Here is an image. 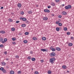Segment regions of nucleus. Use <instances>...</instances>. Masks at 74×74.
<instances>
[{
	"label": "nucleus",
	"instance_id": "cd10ccee",
	"mask_svg": "<svg viewBox=\"0 0 74 74\" xmlns=\"http://www.w3.org/2000/svg\"><path fill=\"white\" fill-rule=\"evenodd\" d=\"M64 30L65 31H67V28L66 27H65L64 29Z\"/></svg>",
	"mask_w": 74,
	"mask_h": 74
},
{
	"label": "nucleus",
	"instance_id": "aec40b11",
	"mask_svg": "<svg viewBox=\"0 0 74 74\" xmlns=\"http://www.w3.org/2000/svg\"><path fill=\"white\" fill-rule=\"evenodd\" d=\"M21 26H22L23 27H25V26H26V24H23L21 25Z\"/></svg>",
	"mask_w": 74,
	"mask_h": 74
},
{
	"label": "nucleus",
	"instance_id": "09e8293b",
	"mask_svg": "<svg viewBox=\"0 0 74 74\" xmlns=\"http://www.w3.org/2000/svg\"><path fill=\"white\" fill-rule=\"evenodd\" d=\"M5 41H4H4H3V40L2 41V44H4L5 43Z\"/></svg>",
	"mask_w": 74,
	"mask_h": 74
},
{
	"label": "nucleus",
	"instance_id": "a211bd4d",
	"mask_svg": "<svg viewBox=\"0 0 74 74\" xmlns=\"http://www.w3.org/2000/svg\"><path fill=\"white\" fill-rule=\"evenodd\" d=\"M23 42L25 44H26V43H27V41L26 40H23Z\"/></svg>",
	"mask_w": 74,
	"mask_h": 74
},
{
	"label": "nucleus",
	"instance_id": "473e14b6",
	"mask_svg": "<svg viewBox=\"0 0 74 74\" xmlns=\"http://www.w3.org/2000/svg\"><path fill=\"white\" fill-rule=\"evenodd\" d=\"M15 57L16 59H18V58H19V57L18 56H16Z\"/></svg>",
	"mask_w": 74,
	"mask_h": 74
},
{
	"label": "nucleus",
	"instance_id": "ea45409f",
	"mask_svg": "<svg viewBox=\"0 0 74 74\" xmlns=\"http://www.w3.org/2000/svg\"><path fill=\"white\" fill-rule=\"evenodd\" d=\"M35 74H38V71H36L34 72Z\"/></svg>",
	"mask_w": 74,
	"mask_h": 74
},
{
	"label": "nucleus",
	"instance_id": "c03bdc74",
	"mask_svg": "<svg viewBox=\"0 0 74 74\" xmlns=\"http://www.w3.org/2000/svg\"><path fill=\"white\" fill-rule=\"evenodd\" d=\"M4 41H5V42H6V41H7V38H5L4 40Z\"/></svg>",
	"mask_w": 74,
	"mask_h": 74
},
{
	"label": "nucleus",
	"instance_id": "f704fd0d",
	"mask_svg": "<svg viewBox=\"0 0 74 74\" xmlns=\"http://www.w3.org/2000/svg\"><path fill=\"white\" fill-rule=\"evenodd\" d=\"M12 40L13 41H15V40H16V38H12Z\"/></svg>",
	"mask_w": 74,
	"mask_h": 74
},
{
	"label": "nucleus",
	"instance_id": "6e6d98bb",
	"mask_svg": "<svg viewBox=\"0 0 74 74\" xmlns=\"http://www.w3.org/2000/svg\"><path fill=\"white\" fill-rule=\"evenodd\" d=\"M30 53L31 54H33V52H32V51H31L30 52Z\"/></svg>",
	"mask_w": 74,
	"mask_h": 74
},
{
	"label": "nucleus",
	"instance_id": "338daca9",
	"mask_svg": "<svg viewBox=\"0 0 74 74\" xmlns=\"http://www.w3.org/2000/svg\"><path fill=\"white\" fill-rule=\"evenodd\" d=\"M0 33H1V31H0Z\"/></svg>",
	"mask_w": 74,
	"mask_h": 74
},
{
	"label": "nucleus",
	"instance_id": "dca6fc26",
	"mask_svg": "<svg viewBox=\"0 0 74 74\" xmlns=\"http://www.w3.org/2000/svg\"><path fill=\"white\" fill-rule=\"evenodd\" d=\"M42 40H44V41H45V40H46V38L45 37H42Z\"/></svg>",
	"mask_w": 74,
	"mask_h": 74
},
{
	"label": "nucleus",
	"instance_id": "423d86ee",
	"mask_svg": "<svg viewBox=\"0 0 74 74\" xmlns=\"http://www.w3.org/2000/svg\"><path fill=\"white\" fill-rule=\"evenodd\" d=\"M1 64H2V65L3 66H5V65L6 64V63L3 62H1Z\"/></svg>",
	"mask_w": 74,
	"mask_h": 74
},
{
	"label": "nucleus",
	"instance_id": "5fc2aeb1",
	"mask_svg": "<svg viewBox=\"0 0 74 74\" xmlns=\"http://www.w3.org/2000/svg\"><path fill=\"white\" fill-rule=\"evenodd\" d=\"M71 40H73L74 39V38L73 37H71Z\"/></svg>",
	"mask_w": 74,
	"mask_h": 74
},
{
	"label": "nucleus",
	"instance_id": "7c9ffc66",
	"mask_svg": "<svg viewBox=\"0 0 74 74\" xmlns=\"http://www.w3.org/2000/svg\"><path fill=\"white\" fill-rule=\"evenodd\" d=\"M21 15H24V14H25V13H24V12L23 11H22L21 12Z\"/></svg>",
	"mask_w": 74,
	"mask_h": 74
},
{
	"label": "nucleus",
	"instance_id": "3c124183",
	"mask_svg": "<svg viewBox=\"0 0 74 74\" xmlns=\"http://www.w3.org/2000/svg\"><path fill=\"white\" fill-rule=\"evenodd\" d=\"M16 22V23H19V21H17Z\"/></svg>",
	"mask_w": 74,
	"mask_h": 74
},
{
	"label": "nucleus",
	"instance_id": "6ab92c4d",
	"mask_svg": "<svg viewBox=\"0 0 74 74\" xmlns=\"http://www.w3.org/2000/svg\"><path fill=\"white\" fill-rule=\"evenodd\" d=\"M5 33V31H4L3 30H2L1 31V33H2V34H4Z\"/></svg>",
	"mask_w": 74,
	"mask_h": 74
},
{
	"label": "nucleus",
	"instance_id": "f3484780",
	"mask_svg": "<svg viewBox=\"0 0 74 74\" xmlns=\"http://www.w3.org/2000/svg\"><path fill=\"white\" fill-rule=\"evenodd\" d=\"M33 40H37V38L36 37H34L33 38Z\"/></svg>",
	"mask_w": 74,
	"mask_h": 74
},
{
	"label": "nucleus",
	"instance_id": "de8ad7c7",
	"mask_svg": "<svg viewBox=\"0 0 74 74\" xmlns=\"http://www.w3.org/2000/svg\"><path fill=\"white\" fill-rule=\"evenodd\" d=\"M20 20H23V18H22V17H21L20 18Z\"/></svg>",
	"mask_w": 74,
	"mask_h": 74
},
{
	"label": "nucleus",
	"instance_id": "e433bc0d",
	"mask_svg": "<svg viewBox=\"0 0 74 74\" xmlns=\"http://www.w3.org/2000/svg\"><path fill=\"white\" fill-rule=\"evenodd\" d=\"M51 50L52 51H56V50L55 49L53 48Z\"/></svg>",
	"mask_w": 74,
	"mask_h": 74
},
{
	"label": "nucleus",
	"instance_id": "9b49d317",
	"mask_svg": "<svg viewBox=\"0 0 74 74\" xmlns=\"http://www.w3.org/2000/svg\"><path fill=\"white\" fill-rule=\"evenodd\" d=\"M32 11L31 10L29 11L27 13L29 14H32Z\"/></svg>",
	"mask_w": 74,
	"mask_h": 74
},
{
	"label": "nucleus",
	"instance_id": "b1692460",
	"mask_svg": "<svg viewBox=\"0 0 74 74\" xmlns=\"http://www.w3.org/2000/svg\"><path fill=\"white\" fill-rule=\"evenodd\" d=\"M25 35H28L29 34V33L28 32H26L25 33Z\"/></svg>",
	"mask_w": 74,
	"mask_h": 74
},
{
	"label": "nucleus",
	"instance_id": "2eb2a0df",
	"mask_svg": "<svg viewBox=\"0 0 74 74\" xmlns=\"http://www.w3.org/2000/svg\"><path fill=\"white\" fill-rule=\"evenodd\" d=\"M47 73L49 74H51L52 73V72L51 71L49 70L47 71Z\"/></svg>",
	"mask_w": 74,
	"mask_h": 74
},
{
	"label": "nucleus",
	"instance_id": "13d9d810",
	"mask_svg": "<svg viewBox=\"0 0 74 74\" xmlns=\"http://www.w3.org/2000/svg\"><path fill=\"white\" fill-rule=\"evenodd\" d=\"M51 5H53V6H55V4H52Z\"/></svg>",
	"mask_w": 74,
	"mask_h": 74
},
{
	"label": "nucleus",
	"instance_id": "69168bd1",
	"mask_svg": "<svg viewBox=\"0 0 74 74\" xmlns=\"http://www.w3.org/2000/svg\"><path fill=\"white\" fill-rule=\"evenodd\" d=\"M27 21V23H29V21Z\"/></svg>",
	"mask_w": 74,
	"mask_h": 74
},
{
	"label": "nucleus",
	"instance_id": "8fccbe9b",
	"mask_svg": "<svg viewBox=\"0 0 74 74\" xmlns=\"http://www.w3.org/2000/svg\"><path fill=\"white\" fill-rule=\"evenodd\" d=\"M40 61L42 63H43V62H44V60H40Z\"/></svg>",
	"mask_w": 74,
	"mask_h": 74
},
{
	"label": "nucleus",
	"instance_id": "ddd939ff",
	"mask_svg": "<svg viewBox=\"0 0 74 74\" xmlns=\"http://www.w3.org/2000/svg\"><path fill=\"white\" fill-rule=\"evenodd\" d=\"M62 14H63V15H66L67 13H66V12L64 11V12H62Z\"/></svg>",
	"mask_w": 74,
	"mask_h": 74
},
{
	"label": "nucleus",
	"instance_id": "a19ab883",
	"mask_svg": "<svg viewBox=\"0 0 74 74\" xmlns=\"http://www.w3.org/2000/svg\"><path fill=\"white\" fill-rule=\"evenodd\" d=\"M66 34H67V35H70V32H67L66 33Z\"/></svg>",
	"mask_w": 74,
	"mask_h": 74
},
{
	"label": "nucleus",
	"instance_id": "e2e57ef3",
	"mask_svg": "<svg viewBox=\"0 0 74 74\" xmlns=\"http://www.w3.org/2000/svg\"><path fill=\"white\" fill-rule=\"evenodd\" d=\"M62 5L63 7H64V4H63Z\"/></svg>",
	"mask_w": 74,
	"mask_h": 74
},
{
	"label": "nucleus",
	"instance_id": "4d7b16f0",
	"mask_svg": "<svg viewBox=\"0 0 74 74\" xmlns=\"http://www.w3.org/2000/svg\"><path fill=\"white\" fill-rule=\"evenodd\" d=\"M6 60H9V59L8 58H7L6 59Z\"/></svg>",
	"mask_w": 74,
	"mask_h": 74
},
{
	"label": "nucleus",
	"instance_id": "5701e85b",
	"mask_svg": "<svg viewBox=\"0 0 74 74\" xmlns=\"http://www.w3.org/2000/svg\"><path fill=\"white\" fill-rule=\"evenodd\" d=\"M10 73L11 74H14V71H11L10 72Z\"/></svg>",
	"mask_w": 74,
	"mask_h": 74
},
{
	"label": "nucleus",
	"instance_id": "052dcab7",
	"mask_svg": "<svg viewBox=\"0 0 74 74\" xmlns=\"http://www.w3.org/2000/svg\"><path fill=\"white\" fill-rule=\"evenodd\" d=\"M56 24H57L59 23L58 21H56Z\"/></svg>",
	"mask_w": 74,
	"mask_h": 74
},
{
	"label": "nucleus",
	"instance_id": "39448f33",
	"mask_svg": "<svg viewBox=\"0 0 74 74\" xmlns=\"http://www.w3.org/2000/svg\"><path fill=\"white\" fill-rule=\"evenodd\" d=\"M56 49L57 50V51H60V50H61V49L59 47H57L56 48Z\"/></svg>",
	"mask_w": 74,
	"mask_h": 74
},
{
	"label": "nucleus",
	"instance_id": "f257e3e1",
	"mask_svg": "<svg viewBox=\"0 0 74 74\" xmlns=\"http://www.w3.org/2000/svg\"><path fill=\"white\" fill-rule=\"evenodd\" d=\"M56 60V59H55V58L52 57L50 59L49 62L51 63V64H53V63H55V62Z\"/></svg>",
	"mask_w": 74,
	"mask_h": 74
},
{
	"label": "nucleus",
	"instance_id": "20e7f679",
	"mask_svg": "<svg viewBox=\"0 0 74 74\" xmlns=\"http://www.w3.org/2000/svg\"><path fill=\"white\" fill-rule=\"evenodd\" d=\"M42 19L44 21H47L48 20V18L47 17H44Z\"/></svg>",
	"mask_w": 74,
	"mask_h": 74
},
{
	"label": "nucleus",
	"instance_id": "bb28decb",
	"mask_svg": "<svg viewBox=\"0 0 74 74\" xmlns=\"http://www.w3.org/2000/svg\"><path fill=\"white\" fill-rule=\"evenodd\" d=\"M56 30L58 31H59V30H60V29H59V27H57L56 28Z\"/></svg>",
	"mask_w": 74,
	"mask_h": 74
},
{
	"label": "nucleus",
	"instance_id": "c756f323",
	"mask_svg": "<svg viewBox=\"0 0 74 74\" xmlns=\"http://www.w3.org/2000/svg\"><path fill=\"white\" fill-rule=\"evenodd\" d=\"M3 73H6V71L5 70V69H3V71H2Z\"/></svg>",
	"mask_w": 74,
	"mask_h": 74
},
{
	"label": "nucleus",
	"instance_id": "4be33fe9",
	"mask_svg": "<svg viewBox=\"0 0 74 74\" xmlns=\"http://www.w3.org/2000/svg\"><path fill=\"white\" fill-rule=\"evenodd\" d=\"M31 60L32 61H35V60H36V58H32Z\"/></svg>",
	"mask_w": 74,
	"mask_h": 74
},
{
	"label": "nucleus",
	"instance_id": "79ce46f5",
	"mask_svg": "<svg viewBox=\"0 0 74 74\" xmlns=\"http://www.w3.org/2000/svg\"><path fill=\"white\" fill-rule=\"evenodd\" d=\"M21 73H22V72L21 71H19L18 72V74H21Z\"/></svg>",
	"mask_w": 74,
	"mask_h": 74
},
{
	"label": "nucleus",
	"instance_id": "4c0bfd02",
	"mask_svg": "<svg viewBox=\"0 0 74 74\" xmlns=\"http://www.w3.org/2000/svg\"><path fill=\"white\" fill-rule=\"evenodd\" d=\"M12 44H13V45H15L16 44V42H12Z\"/></svg>",
	"mask_w": 74,
	"mask_h": 74
},
{
	"label": "nucleus",
	"instance_id": "49530a36",
	"mask_svg": "<svg viewBox=\"0 0 74 74\" xmlns=\"http://www.w3.org/2000/svg\"><path fill=\"white\" fill-rule=\"evenodd\" d=\"M58 18H62V16H61V15L59 16Z\"/></svg>",
	"mask_w": 74,
	"mask_h": 74
},
{
	"label": "nucleus",
	"instance_id": "680f3d73",
	"mask_svg": "<svg viewBox=\"0 0 74 74\" xmlns=\"http://www.w3.org/2000/svg\"><path fill=\"white\" fill-rule=\"evenodd\" d=\"M67 73H70V71H66Z\"/></svg>",
	"mask_w": 74,
	"mask_h": 74
},
{
	"label": "nucleus",
	"instance_id": "774afa93",
	"mask_svg": "<svg viewBox=\"0 0 74 74\" xmlns=\"http://www.w3.org/2000/svg\"><path fill=\"white\" fill-rule=\"evenodd\" d=\"M38 5H36V7H38Z\"/></svg>",
	"mask_w": 74,
	"mask_h": 74
},
{
	"label": "nucleus",
	"instance_id": "4468645a",
	"mask_svg": "<svg viewBox=\"0 0 74 74\" xmlns=\"http://www.w3.org/2000/svg\"><path fill=\"white\" fill-rule=\"evenodd\" d=\"M8 21H9V22H13V20H12V19L11 18H9L8 19Z\"/></svg>",
	"mask_w": 74,
	"mask_h": 74
},
{
	"label": "nucleus",
	"instance_id": "864d4df0",
	"mask_svg": "<svg viewBox=\"0 0 74 74\" xmlns=\"http://www.w3.org/2000/svg\"><path fill=\"white\" fill-rule=\"evenodd\" d=\"M50 49H51V50H52V49H53V47H52V46L50 48Z\"/></svg>",
	"mask_w": 74,
	"mask_h": 74
},
{
	"label": "nucleus",
	"instance_id": "0eeeda50",
	"mask_svg": "<svg viewBox=\"0 0 74 74\" xmlns=\"http://www.w3.org/2000/svg\"><path fill=\"white\" fill-rule=\"evenodd\" d=\"M62 68L63 69H67V66L66 65H63L62 66Z\"/></svg>",
	"mask_w": 74,
	"mask_h": 74
},
{
	"label": "nucleus",
	"instance_id": "9d476101",
	"mask_svg": "<svg viewBox=\"0 0 74 74\" xmlns=\"http://www.w3.org/2000/svg\"><path fill=\"white\" fill-rule=\"evenodd\" d=\"M17 6L18 7L20 8V7H21V6H22V5L21 4L19 3L18 4Z\"/></svg>",
	"mask_w": 74,
	"mask_h": 74
},
{
	"label": "nucleus",
	"instance_id": "72a5a7b5",
	"mask_svg": "<svg viewBox=\"0 0 74 74\" xmlns=\"http://www.w3.org/2000/svg\"><path fill=\"white\" fill-rule=\"evenodd\" d=\"M28 59H29V60H30L32 59V57L30 56H28L27 57Z\"/></svg>",
	"mask_w": 74,
	"mask_h": 74
},
{
	"label": "nucleus",
	"instance_id": "7ed1b4c3",
	"mask_svg": "<svg viewBox=\"0 0 74 74\" xmlns=\"http://www.w3.org/2000/svg\"><path fill=\"white\" fill-rule=\"evenodd\" d=\"M44 12H47L49 13L50 12V11H49V10L48 9H45L44 10Z\"/></svg>",
	"mask_w": 74,
	"mask_h": 74
},
{
	"label": "nucleus",
	"instance_id": "1a4fd4ad",
	"mask_svg": "<svg viewBox=\"0 0 74 74\" xmlns=\"http://www.w3.org/2000/svg\"><path fill=\"white\" fill-rule=\"evenodd\" d=\"M23 21H24L25 22H26L27 21V19L26 18H23Z\"/></svg>",
	"mask_w": 74,
	"mask_h": 74
},
{
	"label": "nucleus",
	"instance_id": "c85d7f7f",
	"mask_svg": "<svg viewBox=\"0 0 74 74\" xmlns=\"http://www.w3.org/2000/svg\"><path fill=\"white\" fill-rule=\"evenodd\" d=\"M68 7L69 9V8H71V5H68Z\"/></svg>",
	"mask_w": 74,
	"mask_h": 74
},
{
	"label": "nucleus",
	"instance_id": "f03ea898",
	"mask_svg": "<svg viewBox=\"0 0 74 74\" xmlns=\"http://www.w3.org/2000/svg\"><path fill=\"white\" fill-rule=\"evenodd\" d=\"M50 55L52 57L55 56L56 55V53L54 52H52L50 54Z\"/></svg>",
	"mask_w": 74,
	"mask_h": 74
},
{
	"label": "nucleus",
	"instance_id": "2f4dec72",
	"mask_svg": "<svg viewBox=\"0 0 74 74\" xmlns=\"http://www.w3.org/2000/svg\"><path fill=\"white\" fill-rule=\"evenodd\" d=\"M0 70H1V71H3V70H4V68L3 67H1L0 68Z\"/></svg>",
	"mask_w": 74,
	"mask_h": 74
},
{
	"label": "nucleus",
	"instance_id": "603ef678",
	"mask_svg": "<svg viewBox=\"0 0 74 74\" xmlns=\"http://www.w3.org/2000/svg\"><path fill=\"white\" fill-rule=\"evenodd\" d=\"M47 8H51V6H48Z\"/></svg>",
	"mask_w": 74,
	"mask_h": 74
},
{
	"label": "nucleus",
	"instance_id": "c9c22d12",
	"mask_svg": "<svg viewBox=\"0 0 74 74\" xmlns=\"http://www.w3.org/2000/svg\"><path fill=\"white\" fill-rule=\"evenodd\" d=\"M58 25L60 26H62V24L61 23H59Z\"/></svg>",
	"mask_w": 74,
	"mask_h": 74
},
{
	"label": "nucleus",
	"instance_id": "0e129e2a",
	"mask_svg": "<svg viewBox=\"0 0 74 74\" xmlns=\"http://www.w3.org/2000/svg\"><path fill=\"white\" fill-rule=\"evenodd\" d=\"M52 16H54V14H52Z\"/></svg>",
	"mask_w": 74,
	"mask_h": 74
},
{
	"label": "nucleus",
	"instance_id": "6e6552de",
	"mask_svg": "<svg viewBox=\"0 0 74 74\" xmlns=\"http://www.w3.org/2000/svg\"><path fill=\"white\" fill-rule=\"evenodd\" d=\"M41 50V51H43V52H47V51L45 49H42Z\"/></svg>",
	"mask_w": 74,
	"mask_h": 74
},
{
	"label": "nucleus",
	"instance_id": "393cba45",
	"mask_svg": "<svg viewBox=\"0 0 74 74\" xmlns=\"http://www.w3.org/2000/svg\"><path fill=\"white\" fill-rule=\"evenodd\" d=\"M11 30H12V31L13 32H14V31H15V28L13 27V28H12Z\"/></svg>",
	"mask_w": 74,
	"mask_h": 74
},
{
	"label": "nucleus",
	"instance_id": "bf43d9fd",
	"mask_svg": "<svg viewBox=\"0 0 74 74\" xmlns=\"http://www.w3.org/2000/svg\"><path fill=\"white\" fill-rule=\"evenodd\" d=\"M3 8H4V7H1V9H3Z\"/></svg>",
	"mask_w": 74,
	"mask_h": 74
},
{
	"label": "nucleus",
	"instance_id": "412c9836",
	"mask_svg": "<svg viewBox=\"0 0 74 74\" xmlns=\"http://www.w3.org/2000/svg\"><path fill=\"white\" fill-rule=\"evenodd\" d=\"M65 8L66 10H69V7L67 6H66L65 7Z\"/></svg>",
	"mask_w": 74,
	"mask_h": 74
},
{
	"label": "nucleus",
	"instance_id": "58836bf2",
	"mask_svg": "<svg viewBox=\"0 0 74 74\" xmlns=\"http://www.w3.org/2000/svg\"><path fill=\"white\" fill-rule=\"evenodd\" d=\"M55 1L56 2V3H58L60 1V0H56Z\"/></svg>",
	"mask_w": 74,
	"mask_h": 74
},
{
	"label": "nucleus",
	"instance_id": "a878e982",
	"mask_svg": "<svg viewBox=\"0 0 74 74\" xmlns=\"http://www.w3.org/2000/svg\"><path fill=\"white\" fill-rule=\"evenodd\" d=\"M3 40V38H0V42H2Z\"/></svg>",
	"mask_w": 74,
	"mask_h": 74
},
{
	"label": "nucleus",
	"instance_id": "f8f14e48",
	"mask_svg": "<svg viewBox=\"0 0 74 74\" xmlns=\"http://www.w3.org/2000/svg\"><path fill=\"white\" fill-rule=\"evenodd\" d=\"M68 46H69V47H71L73 45V43H69L68 45Z\"/></svg>",
	"mask_w": 74,
	"mask_h": 74
},
{
	"label": "nucleus",
	"instance_id": "37998d69",
	"mask_svg": "<svg viewBox=\"0 0 74 74\" xmlns=\"http://www.w3.org/2000/svg\"><path fill=\"white\" fill-rule=\"evenodd\" d=\"M0 48H3V45H0Z\"/></svg>",
	"mask_w": 74,
	"mask_h": 74
},
{
	"label": "nucleus",
	"instance_id": "a18cd8bd",
	"mask_svg": "<svg viewBox=\"0 0 74 74\" xmlns=\"http://www.w3.org/2000/svg\"><path fill=\"white\" fill-rule=\"evenodd\" d=\"M4 54H5V55H7V51H5L4 52Z\"/></svg>",
	"mask_w": 74,
	"mask_h": 74
}]
</instances>
